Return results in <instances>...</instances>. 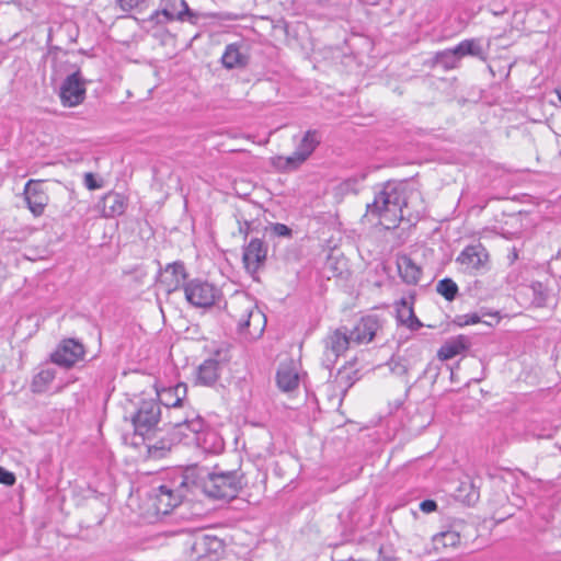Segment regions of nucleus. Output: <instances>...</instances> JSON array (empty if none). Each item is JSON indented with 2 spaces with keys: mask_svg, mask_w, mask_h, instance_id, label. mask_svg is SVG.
Masks as SVG:
<instances>
[{
  "mask_svg": "<svg viewBox=\"0 0 561 561\" xmlns=\"http://www.w3.org/2000/svg\"><path fill=\"white\" fill-rule=\"evenodd\" d=\"M187 480H191L192 486L215 500H232L245 484L243 473L239 470L221 471L217 468L214 471L187 468L183 471V481Z\"/></svg>",
  "mask_w": 561,
  "mask_h": 561,
  "instance_id": "obj_1",
  "label": "nucleus"
},
{
  "mask_svg": "<svg viewBox=\"0 0 561 561\" xmlns=\"http://www.w3.org/2000/svg\"><path fill=\"white\" fill-rule=\"evenodd\" d=\"M405 206L407 186L403 183L388 182L375 195L373 203L367 204L365 216L378 218L386 229H394L404 218Z\"/></svg>",
  "mask_w": 561,
  "mask_h": 561,
  "instance_id": "obj_2",
  "label": "nucleus"
},
{
  "mask_svg": "<svg viewBox=\"0 0 561 561\" xmlns=\"http://www.w3.org/2000/svg\"><path fill=\"white\" fill-rule=\"evenodd\" d=\"M228 313L237 323L240 333L256 337L264 331L265 316L247 295L234 296L228 305Z\"/></svg>",
  "mask_w": 561,
  "mask_h": 561,
  "instance_id": "obj_3",
  "label": "nucleus"
},
{
  "mask_svg": "<svg viewBox=\"0 0 561 561\" xmlns=\"http://www.w3.org/2000/svg\"><path fill=\"white\" fill-rule=\"evenodd\" d=\"M322 134L317 129L307 130L295 151L288 157H276L274 165L285 171L296 170L300 167L321 144Z\"/></svg>",
  "mask_w": 561,
  "mask_h": 561,
  "instance_id": "obj_4",
  "label": "nucleus"
},
{
  "mask_svg": "<svg viewBox=\"0 0 561 561\" xmlns=\"http://www.w3.org/2000/svg\"><path fill=\"white\" fill-rule=\"evenodd\" d=\"M183 472L172 481L171 484H162L158 488L156 494V508L159 514L167 515L173 508L179 506L185 497L187 491L193 488L191 480L183 483Z\"/></svg>",
  "mask_w": 561,
  "mask_h": 561,
  "instance_id": "obj_5",
  "label": "nucleus"
},
{
  "mask_svg": "<svg viewBox=\"0 0 561 561\" xmlns=\"http://www.w3.org/2000/svg\"><path fill=\"white\" fill-rule=\"evenodd\" d=\"M160 417V404L153 399L142 400L131 415L135 434L145 436L157 426Z\"/></svg>",
  "mask_w": 561,
  "mask_h": 561,
  "instance_id": "obj_6",
  "label": "nucleus"
},
{
  "mask_svg": "<svg viewBox=\"0 0 561 561\" xmlns=\"http://www.w3.org/2000/svg\"><path fill=\"white\" fill-rule=\"evenodd\" d=\"M184 294L186 300L199 308L211 307L220 297V290L213 284L201 279H192L184 284Z\"/></svg>",
  "mask_w": 561,
  "mask_h": 561,
  "instance_id": "obj_7",
  "label": "nucleus"
},
{
  "mask_svg": "<svg viewBox=\"0 0 561 561\" xmlns=\"http://www.w3.org/2000/svg\"><path fill=\"white\" fill-rule=\"evenodd\" d=\"M87 83L88 81L82 77L80 70L67 76L59 88L61 104L66 107H75L83 103L87 94Z\"/></svg>",
  "mask_w": 561,
  "mask_h": 561,
  "instance_id": "obj_8",
  "label": "nucleus"
},
{
  "mask_svg": "<svg viewBox=\"0 0 561 561\" xmlns=\"http://www.w3.org/2000/svg\"><path fill=\"white\" fill-rule=\"evenodd\" d=\"M324 343V363L327 366L333 365L336 359L344 354L352 344L348 335V329L341 327L327 335Z\"/></svg>",
  "mask_w": 561,
  "mask_h": 561,
  "instance_id": "obj_9",
  "label": "nucleus"
},
{
  "mask_svg": "<svg viewBox=\"0 0 561 561\" xmlns=\"http://www.w3.org/2000/svg\"><path fill=\"white\" fill-rule=\"evenodd\" d=\"M84 355V347L81 343L73 339L62 341L56 351L51 353L50 359L54 364L70 368L77 362L82 359Z\"/></svg>",
  "mask_w": 561,
  "mask_h": 561,
  "instance_id": "obj_10",
  "label": "nucleus"
},
{
  "mask_svg": "<svg viewBox=\"0 0 561 561\" xmlns=\"http://www.w3.org/2000/svg\"><path fill=\"white\" fill-rule=\"evenodd\" d=\"M160 15H163L165 19V22L170 21H187L191 24H197L199 20V14L192 11L185 0H168L161 11H157L153 16H157L159 19ZM159 23H161V20H158Z\"/></svg>",
  "mask_w": 561,
  "mask_h": 561,
  "instance_id": "obj_11",
  "label": "nucleus"
},
{
  "mask_svg": "<svg viewBox=\"0 0 561 561\" xmlns=\"http://www.w3.org/2000/svg\"><path fill=\"white\" fill-rule=\"evenodd\" d=\"M225 362H227L226 354L222 351H216L198 366L197 382L204 386L215 385L219 379Z\"/></svg>",
  "mask_w": 561,
  "mask_h": 561,
  "instance_id": "obj_12",
  "label": "nucleus"
},
{
  "mask_svg": "<svg viewBox=\"0 0 561 561\" xmlns=\"http://www.w3.org/2000/svg\"><path fill=\"white\" fill-rule=\"evenodd\" d=\"M24 198L34 216H41L48 204V195L42 188L41 181L30 180L24 187Z\"/></svg>",
  "mask_w": 561,
  "mask_h": 561,
  "instance_id": "obj_13",
  "label": "nucleus"
},
{
  "mask_svg": "<svg viewBox=\"0 0 561 561\" xmlns=\"http://www.w3.org/2000/svg\"><path fill=\"white\" fill-rule=\"evenodd\" d=\"M489 253L481 244L467 245L458 255L457 262L467 271H478L488 263Z\"/></svg>",
  "mask_w": 561,
  "mask_h": 561,
  "instance_id": "obj_14",
  "label": "nucleus"
},
{
  "mask_svg": "<svg viewBox=\"0 0 561 561\" xmlns=\"http://www.w3.org/2000/svg\"><path fill=\"white\" fill-rule=\"evenodd\" d=\"M267 255V248L261 239H252L243 251V263L247 271L254 274L264 264Z\"/></svg>",
  "mask_w": 561,
  "mask_h": 561,
  "instance_id": "obj_15",
  "label": "nucleus"
},
{
  "mask_svg": "<svg viewBox=\"0 0 561 561\" xmlns=\"http://www.w3.org/2000/svg\"><path fill=\"white\" fill-rule=\"evenodd\" d=\"M380 328L379 321L374 316L364 317L354 327L353 330H348V335L352 344H365L373 341L378 329Z\"/></svg>",
  "mask_w": 561,
  "mask_h": 561,
  "instance_id": "obj_16",
  "label": "nucleus"
},
{
  "mask_svg": "<svg viewBox=\"0 0 561 561\" xmlns=\"http://www.w3.org/2000/svg\"><path fill=\"white\" fill-rule=\"evenodd\" d=\"M187 388L185 383L179 382L175 386L163 388L158 391L159 404L164 405L169 410H173L172 413H178V408L182 405L183 400L186 397Z\"/></svg>",
  "mask_w": 561,
  "mask_h": 561,
  "instance_id": "obj_17",
  "label": "nucleus"
},
{
  "mask_svg": "<svg viewBox=\"0 0 561 561\" xmlns=\"http://www.w3.org/2000/svg\"><path fill=\"white\" fill-rule=\"evenodd\" d=\"M187 274L183 262L176 261L167 264L161 273L160 283L165 286V289L171 293L176 290L185 280Z\"/></svg>",
  "mask_w": 561,
  "mask_h": 561,
  "instance_id": "obj_18",
  "label": "nucleus"
},
{
  "mask_svg": "<svg viewBox=\"0 0 561 561\" xmlns=\"http://www.w3.org/2000/svg\"><path fill=\"white\" fill-rule=\"evenodd\" d=\"M413 299L414 296H410L409 298L402 297L396 302V311L398 322L407 325L410 330L415 331L423 324L414 314Z\"/></svg>",
  "mask_w": 561,
  "mask_h": 561,
  "instance_id": "obj_19",
  "label": "nucleus"
},
{
  "mask_svg": "<svg viewBox=\"0 0 561 561\" xmlns=\"http://www.w3.org/2000/svg\"><path fill=\"white\" fill-rule=\"evenodd\" d=\"M169 424L175 428L179 430V433L188 436L187 432H191L192 434H199L205 426L204 420L195 415L194 412H191V414H186L185 416H178V415H171V420Z\"/></svg>",
  "mask_w": 561,
  "mask_h": 561,
  "instance_id": "obj_20",
  "label": "nucleus"
},
{
  "mask_svg": "<svg viewBox=\"0 0 561 561\" xmlns=\"http://www.w3.org/2000/svg\"><path fill=\"white\" fill-rule=\"evenodd\" d=\"M397 267L401 279L409 285H416L420 282L422 270L409 255H399Z\"/></svg>",
  "mask_w": 561,
  "mask_h": 561,
  "instance_id": "obj_21",
  "label": "nucleus"
},
{
  "mask_svg": "<svg viewBox=\"0 0 561 561\" xmlns=\"http://www.w3.org/2000/svg\"><path fill=\"white\" fill-rule=\"evenodd\" d=\"M471 342L466 335H458L447 340L438 350L437 356L442 360H448L469 348Z\"/></svg>",
  "mask_w": 561,
  "mask_h": 561,
  "instance_id": "obj_22",
  "label": "nucleus"
},
{
  "mask_svg": "<svg viewBox=\"0 0 561 561\" xmlns=\"http://www.w3.org/2000/svg\"><path fill=\"white\" fill-rule=\"evenodd\" d=\"M222 66L227 69L243 68L249 62V57L242 51V47L236 43L226 46L221 56Z\"/></svg>",
  "mask_w": 561,
  "mask_h": 561,
  "instance_id": "obj_23",
  "label": "nucleus"
},
{
  "mask_svg": "<svg viewBox=\"0 0 561 561\" xmlns=\"http://www.w3.org/2000/svg\"><path fill=\"white\" fill-rule=\"evenodd\" d=\"M460 527L462 524H456L450 529L443 530L433 536V547L436 551L445 548H455L460 543Z\"/></svg>",
  "mask_w": 561,
  "mask_h": 561,
  "instance_id": "obj_24",
  "label": "nucleus"
},
{
  "mask_svg": "<svg viewBox=\"0 0 561 561\" xmlns=\"http://www.w3.org/2000/svg\"><path fill=\"white\" fill-rule=\"evenodd\" d=\"M474 56L483 58V49L477 39H465L460 42L455 48L445 50L442 56H456L461 58L463 56Z\"/></svg>",
  "mask_w": 561,
  "mask_h": 561,
  "instance_id": "obj_25",
  "label": "nucleus"
},
{
  "mask_svg": "<svg viewBox=\"0 0 561 561\" xmlns=\"http://www.w3.org/2000/svg\"><path fill=\"white\" fill-rule=\"evenodd\" d=\"M276 382L280 390L293 391L299 385V376L290 365H280L276 374Z\"/></svg>",
  "mask_w": 561,
  "mask_h": 561,
  "instance_id": "obj_26",
  "label": "nucleus"
},
{
  "mask_svg": "<svg viewBox=\"0 0 561 561\" xmlns=\"http://www.w3.org/2000/svg\"><path fill=\"white\" fill-rule=\"evenodd\" d=\"M480 485L471 479L461 481L456 491V496L467 505L476 504L480 499Z\"/></svg>",
  "mask_w": 561,
  "mask_h": 561,
  "instance_id": "obj_27",
  "label": "nucleus"
},
{
  "mask_svg": "<svg viewBox=\"0 0 561 561\" xmlns=\"http://www.w3.org/2000/svg\"><path fill=\"white\" fill-rule=\"evenodd\" d=\"M126 209L125 198L118 193H108L103 198V214L105 217H116Z\"/></svg>",
  "mask_w": 561,
  "mask_h": 561,
  "instance_id": "obj_28",
  "label": "nucleus"
},
{
  "mask_svg": "<svg viewBox=\"0 0 561 561\" xmlns=\"http://www.w3.org/2000/svg\"><path fill=\"white\" fill-rule=\"evenodd\" d=\"M147 456L150 459L159 460L165 458L173 447V442L170 438H160L147 445Z\"/></svg>",
  "mask_w": 561,
  "mask_h": 561,
  "instance_id": "obj_29",
  "label": "nucleus"
},
{
  "mask_svg": "<svg viewBox=\"0 0 561 561\" xmlns=\"http://www.w3.org/2000/svg\"><path fill=\"white\" fill-rule=\"evenodd\" d=\"M56 377L54 368H43L33 378L31 389L34 393L45 392Z\"/></svg>",
  "mask_w": 561,
  "mask_h": 561,
  "instance_id": "obj_30",
  "label": "nucleus"
},
{
  "mask_svg": "<svg viewBox=\"0 0 561 561\" xmlns=\"http://www.w3.org/2000/svg\"><path fill=\"white\" fill-rule=\"evenodd\" d=\"M436 291L447 301H453L458 295L457 284L449 277L440 279L436 285Z\"/></svg>",
  "mask_w": 561,
  "mask_h": 561,
  "instance_id": "obj_31",
  "label": "nucleus"
},
{
  "mask_svg": "<svg viewBox=\"0 0 561 561\" xmlns=\"http://www.w3.org/2000/svg\"><path fill=\"white\" fill-rule=\"evenodd\" d=\"M197 545L202 546L205 550L214 553H217L224 547V543L219 538L209 535L202 536L198 539Z\"/></svg>",
  "mask_w": 561,
  "mask_h": 561,
  "instance_id": "obj_32",
  "label": "nucleus"
},
{
  "mask_svg": "<svg viewBox=\"0 0 561 561\" xmlns=\"http://www.w3.org/2000/svg\"><path fill=\"white\" fill-rule=\"evenodd\" d=\"M388 365L390 367L391 373L400 377L408 375V371L410 369L407 360L401 357H391Z\"/></svg>",
  "mask_w": 561,
  "mask_h": 561,
  "instance_id": "obj_33",
  "label": "nucleus"
},
{
  "mask_svg": "<svg viewBox=\"0 0 561 561\" xmlns=\"http://www.w3.org/2000/svg\"><path fill=\"white\" fill-rule=\"evenodd\" d=\"M268 229H270L271 234L274 237H282V238H291L293 237V230L284 224H279V222L271 224Z\"/></svg>",
  "mask_w": 561,
  "mask_h": 561,
  "instance_id": "obj_34",
  "label": "nucleus"
},
{
  "mask_svg": "<svg viewBox=\"0 0 561 561\" xmlns=\"http://www.w3.org/2000/svg\"><path fill=\"white\" fill-rule=\"evenodd\" d=\"M335 381L339 386H345V390L351 387L354 382V379L351 377L350 371L345 368L339 369Z\"/></svg>",
  "mask_w": 561,
  "mask_h": 561,
  "instance_id": "obj_35",
  "label": "nucleus"
},
{
  "mask_svg": "<svg viewBox=\"0 0 561 561\" xmlns=\"http://www.w3.org/2000/svg\"><path fill=\"white\" fill-rule=\"evenodd\" d=\"M455 322L459 327L476 324V323L480 322V317L477 313L462 314V316H458L456 318Z\"/></svg>",
  "mask_w": 561,
  "mask_h": 561,
  "instance_id": "obj_36",
  "label": "nucleus"
},
{
  "mask_svg": "<svg viewBox=\"0 0 561 561\" xmlns=\"http://www.w3.org/2000/svg\"><path fill=\"white\" fill-rule=\"evenodd\" d=\"M356 185H357V181L356 180L348 179V180L342 182L337 186V191L341 194L356 193L357 192Z\"/></svg>",
  "mask_w": 561,
  "mask_h": 561,
  "instance_id": "obj_37",
  "label": "nucleus"
},
{
  "mask_svg": "<svg viewBox=\"0 0 561 561\" xmlns=\"http://www.w3.org/2000/svg\"><path fill=\"white\" fill-rule=\"evenodd\" d=\"M15 481L16 478L14 473L0 466V483L7 486H11L15 483Z\"/></svg>",
  "mask_w": 561,
  "mask_h": 561,
  "instance_id": "obj_38",
  "label": "nucleus"
},
{
  "mask_svg": "<svg viewBox=\"0 0 561 561\" xmlns=\"http://www.w3.org/2000/svg\"><path fill=\"white\" fill-rule=\"evenodd\" d=\"M84 185L90 191L102 187V183L95 179L93 173L90 172L84 174Z\"/></svg>",
  "mask_w": 561,
  "mask_h": 561,
  "instance_id": "obj_39",
  "label": "nucleus"
},
{
  "mask_svg": "<svg viewBox=\"0 0 561 561\" xmlns=\"http://www.w3.org/2000/svg\"><path fill=\"white\" fill-rule=\"evenodd\" d=\"M145 0H117V4L123 11H130L141 4Z\"/></svg>",
  "mask_w": 561,
  "mask_h": 561,
  "instance_id": "obj_40",
  "label": "nucleus"
},
{
  "mask_svg": "<svg viewBox=\"0 0 561 561\" xmlns=\"http://www.w3.org/2000/svg\"><path fill=\"white\" fill-rule=\"evenodd\" d=\"M420 510L423 513H432L437 510V503L434 500H424L420 503Z\"/></svg>",
  "mask_w": 561,
  "mask_h": 561,
  "instance_id": "obj_41",
  "label": "nucleus"
},
{
  "mask_svg": "<svg viewBox=\"0 0 561 561\" xmlns=\"http://www.w3.org/2000/svg\"><path fill=\"white\" fill-rule=\"evenodd\" d=\"M531 288H533L534 293H535L536 295H538V298H537L538 302H539V304L543 302V301L546 300V295H545V294H543V291H542V284H541V283H538V282H537V283H534V284L531 285Z\"/></svg>",
  "mask_w": 561,
  "mask_h": 561,
  "instance_id": "obj_42",
  "label": "nucleus"
},
{
  "mask_svg": "<svg viewBox=\"0 0 561 561\" xmlns=\"http://www.w3.org/2000/svg\"><path fill=\"white\" fill-rule=\"evenodd\" d=\"M558 428H559L558 426H551L547 431V433L539 434L538 437L550 439V438H552L556 435V433L558 432Z\"/></svg>",
  "mask_w": 561,
  "mask_h": 561,
  "instance_id": "obj_43",
  "label": "nucleus"
},
{
  "mask_svg": "<svg viewBox=\"0 0 561 561\" xmlns=\"http://www.w3.org/2000/svg\"><path fill=\"white\" fill-rule=\"evenodd\" d=\"M249 231H250V222L249 221L239 222V232L240 233H242L244 237H247L249 234Z\"/></svg>",
  "mask_w": 561,
  "mask_h": 561,
  "instance_id": "obj_44",
  "label": "nucleus"
},
{
  "mask_svg": "<svg viewBox=\"0 0 561 561\" xmlns=\"http://www.w3.org/2000/svg\"><path fill=\"white\" fill-rule=\"evenodd\" d=\"M70 28H72V25H71V24H65L64 26H61V27H60V30H61V31H62V30H65V31H67V32H69V31H70Z\"/></svg>",
  "mask_w": 561,
  "mask_h": 561,
  "instance_id": "obj_45",
  "label": "nucleus"
},
{
  "mask_svg": "<svg viewBox=\"0 0 561 561\" xmlns=\"http://www.w3.org/2000/svg\"><path fill=\"white\" fill-rule=\"evenodd\" d=\"M559 101L561 102V87L556 90Z\"/></svg>",
  "mask_w": 561,
  "mask_h": 561,
  "instance_id": "obj_46",
  "label": "nucleus"
},
{
  "mask_svg": "<svg viewBox=\"0 0 561 561\" xmlns=\"http://www.w3.org/2000/svg\"><path fill=\"white\" fill-rule=\"evenodd\" d=\"M512 257L516 259L517 257V253L514 252V254H512Z\"/></svg>",
  "mask_w": 561,
  "mask_h": 561,
  "instance_id": "obj_47",
  "label": "nucleus"
},
{
  "mask_svg": "<svg viewBox=\"0 0 561 561\" xmlns=\"http://www.w3.org/2000/svg\"><path fill=\"white\" fill-rule=\"evenodd\" d=\"M512 257L516 259L517 257V253L514 252V254H512Z\"/></svg>",
  "mask_w": 561,
  "mask_h": 561,
  "instance_id": "obj_48",
  "label": "nucleus"
}]
</instances>
